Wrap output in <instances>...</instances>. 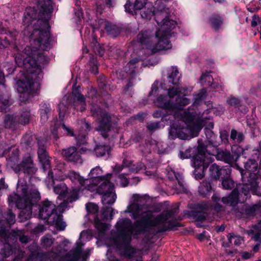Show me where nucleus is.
Masks as SVG:
<instances>
[{"label":"nucleus","mask_w":261,"mask_h":261,"mask_svg":"<svg viewBox=\"0 0 261 261\" xmlns=\"http://www.w3.org/2000/svg\"><path fill=\"white\" fill-rule=\"evenodd\" d=\"M145 199V195L134 194L127 205L124 213H129L133 219L140 218L133 224L128 218L120 219L116 223L117 231H121L126 235L127 239L130 238L131 232L144 233L148 227H156L159 231H164L175 226V214L176 210H169L152 219L153 213L147 210L146 205L140 204Z\"/></svg>","instance_id":"1"},{"label":"nucleus","mask_w":261,"mask_h":261,"mask_svg":"<svg viewBox=\"0 0 261 261\" xmlns=\"http://www.w3.org/2000/svg\"><path fill=\"white\" fill-rule=\"evenodd\" d=\"M168 14V9L162 11L158 10L155 13L152 9L147 12H142L141 17L146 19H150L154 15L155 20L160 27L155 37L149 31H142L138 35L137 40L142 48L149 49L151 53L171 48L172 45L169 41L171 36L170 32L175 27L176 23L173 20L167 18Z\"/></svg>","instance_id":"2"},{"label":"nucleus","mask_w":261,"mask_h":261,"mask_svg":"<svg viewBox=\"0 0 261 261\" xmlns=\"http://www.w3.org/2000/svg\"><path fill=\"white\" fill-rule=\"evenodd\" d=\"M182 91L175 95V101L173 102L174 118L169 135L172 137H177L180 139L187 140L189 138L197 137L204 125V120L201 118L195 119L196 113L193 108L190 107L187 110L181 107L190 103V100L185 97H181Z\"/></svg>","instance_id":"3"},{"label":"nucleus","mask_w":261,"mask_h":261,"mask_svg":"<svg viewBox=\"0 0 261 261\" xmlns=\"http://www.w3.org/2000/svg\"><path fill=\"white\" fill-rule=\"evenodd\" d=\"M39 55L37 47L30 46H27L21 53L16 55V63L25 70L23 77L17 83L19 93L30 95L38 89L42 77L41 66L37 63Z\"/></svg>","instance_id":"4"},{"label":"nucleus","mask_w":261,"mask_h":261,"mask_svg":"<svg viewBox=\"0 0 261 261\" xmlns=\"http://www.w3.org/2000/svg\"><path fill=\"white\" fill-rule=\"evenodd\" d=\"M218 145L219 143L213 139L205 141L204 143L198 141V154L195 156L193 161L196 179H201L204 177L205 170L214 160V156L218 160L227 163L233 161V158L230 152L226 150L220 151L217 148Z\"/></svg>","instance_id":"5"},{"label":"nucleus","mask_w":261,"mask_h":261,"mask_svg":"<svg viewBox=\"0 0 261 261\" xmlns=\"http://www.w3.org/2000/svg\"><path fill=\"white\" fill-rule=\"evenodd\" d=\"M245 173H243L241 170V175L243 181L246 182L243 185L237 186L233 190L231 194L227 197H223L221 201L226 204L230 206H235L239 201L243 202L246 200L250 192L257 195L261 196V193L257 192L258 187L256 179L257 170V163L254 160H249L245 163L244 165Z\"/></svg>","instance_id":"6"},{"label":"nucleus","mask_w":261,"mask_h":261,"mask_svg":"<svg viewBox=\"0 0 261 261\" xmlns=\"http://www.w3.org/2000/svg\"><path fill=\"white\" fill-rule=\"evenodd\" d=\"M18 194L11 195L8 197L9 205L13 203L16 206L22 210L19 216L25 219H29L32 214V207L34 203L40 199V193L35 189L28 191L27 186H18L17 187Z\"/></svg>","instance_id":"7"},{"label":"nucleus","mask_w":261,"mask_h":261,"mask_svg":"<svg viewBox=\"0 0 261 261\" xmlns=\"http://www.w3.org/2000/svg\"><path fill=\"white\" fill-rule=\"evenodd\" d=\"M8 153L7 164L15 172L23 171L24 173L32 174L36 172L37 168L34 166L30 154H27L22 162L19 164V150L17 147L15 146L7 147L2 144H0V155L3 156Z\"/></svg>","instance_id":"8"},{"label":"nucleus","mask_w":261,"mask_h":261,"mask_svg":"<svg viewBox=\"0 0 261 261\" xmlns=\"http://www.w3.org/2000/svg\"><path fill=\"white\" fill-rule=\"evenodd\" d=\"M111 177V174H108L103 177H94L91 180L92 185L88 187L89 190H96L98 193L102 195V201L104 204H112L116 200L114 185L110 181Z\"/></svg>","instance_id":"9"},{"label":"nucleus","mask_w":261,"mask_h":261,"mask_svg":"<svg viewBox=\"0 0 261 261\" xmlns=\"http://www.w3.org/2000/svg\"><path fill=\"white\" fill-rule=\"evenodd\" d=\"M181 74L176 67H171L167 70V76L164 82L161 84V88L168 91L169 97H174L181 91H185V89L178 86Z\"/></svg>","instance_id":"10"},{"label":"nucleus","mask_w":261,"mask_h":261,"mask_svg":"<svg viewBox=\"0 0 261 261\" xmlns=\"http://www.w3.org/2000/svg\"><path fill=\"white\" fill-rule=\"evenodd\" d=\"M50 13V8L45 5L41 7L39 14H38L37 11L35 8L28 7L24 14L23 22L25 24L29 25L34 20L38 18V22L42 21L45 26H47L48 22L46 18Z\"/></svg>","instance_id":"11"},{"label":"nucleus","mask_w":261,"mask_h":261,"mask_svg":"<svg viewBox=\"0 0 261 261\" xmlns=\"http://www.w3.org/2000/svg\"><path fill=\"white\" fill-rule=\"evenodd\" d=\"M166 171L168 179L167 185L173 190V193L179 194L185 192L186 188L182 176L170 167H168Z\"/></svg>","instance_id":"12"},{"label":"nucleus","mask_w":261,"mask_h":261,"mask_svg":"<svg viewBox=\"0 0 261 261\" xmlns=\"http://www.w3.org/2000/svg\"><path fill=\"white\" fill-rule=\"evenodd\" d=\"M119 237L118 238L115 240L114 243L117 248L123 250V254L125 257H133L135 253V249L130 246V242L132 239V236L137 235L139 233H135V232H131L130 238L127 239L126 235L123 234L121 231H117Z\"/></svg>","instance_id":"13"},{"label":"nucleus","mask_w":261,"mask_h":261,"mask_svg":"<svg viewBox=\"0 0 261 261\" xmlns=\"http://www.w3.org/2000/svg\"><path fill=\"white\" fill-rule=\"evenodd\" d=\"M8 232L5 228L0 229V253L4 257L9 256L13 253L12 247L8 243L9 242Z\"/></svg>","instance_id":"14"},{"label":"nucleus","mask_w":261,"mask_h":261,"mask_svg":"<svg viewBox=\"0 0 261 261\" xmlns=\"http://www.w3.org/2000/svg\"><path fill=\"white\" fill-rule=\"evenodd\" d=\"M55 212V205L47 200L44 201L40 206L39 216L43 220H51L57 214Z\"/></svg>","instance_id":"15"},{"label":"nucleus","mask_w":261,"mask_h":261,"mask_svg":"<svg viewBox=\"0 0 261 261\" xmlns=\"http://www.w3.org/2000/svg\"><path fill=\"white\" fill-rule=\"evenodd\" d=\"M173 98L169 97L167 93V95H161L159 96L156 98L155 103L158 107L166 110L167 112L171 113L173 112L174 108L175 107L173 105V102L171 100Z\"/></svg>","instance_id":"16"},{"label":"nucleus","mask_w":261,"mask_h":261,"mask_svg":"<svg viewBox=\"0 0 261 261\" xmlns=\"http://www.w3.org/2000/svg\"><path fill=\"white\" fill-rule=\"evenodd\" d=\"M143 65V59L136 57L132 58L124 67V70L126 73L133 75L138 72Z\"/></svg>","instance_id":"17"},{"label":"nucleus","mask_w":261,"mask_h":261,"mask_svg":"<svg viewBox=\"0 0 261 261\" xmlns=\"http://www.w3.org/2000/svg\"><path fill=\"white\" fill-rule=\"evenodd\" d=\"M62 154L70 162L79 164L82 163L80 153L75 147H70L63 150Z\"/></svg>","instance_id":"18"},{"label":"nucleus","mask_w":261,"mask_h":261,"mask_svg":"<svg viewBox=\"0 0 261 261\" xmlns=\"http://www.w3.org/2000/svg\"><path fill=\"white\" fill-rule=\"evenodd\" d=\"M101 119L99 120V125L97 130L101 132V134L104 138L108 137L107 133L110 128L111 116L107 113H102L101 116Z\"/></svg>","instance_id":"19"},{"label":"nucleus","mask_w":261,"mask_h":261,"mask_svg":"<svg viewBox=\"0 0 261 261\" xmlns=\"http://www.w3.org/2000/svg\"><path fill=\"white\" fill-rule=\"evenodd\" d=\"M39 38L35 40L38 47L41 48L43 50H47L49 48V37L50 34L48 31L44 30H39Z\"/></svg>","instance_id":"20"},{"label":"nucleus","mask_w":261,"mask_h":261,"mask_svg":"<svg viewBox=\"0 0 261 261\" xmlns=\"http://www.w3.org/2000/svg\"><path fill=\"white\" fill-rule=\"evenodd\" d=\"M66 177L74 184H77L82 186H84L85 188L88 190V187L91 183V180L88 179H84L79 173L73 171H70L66 175Z\"/></svg>","instance_id":"21"},{"label":"nucleus","mask_w":261,"mask_h":261,"mask_svg":"<svg viewBox=\"0 0 261 261\" xmlns=\"http://www.w3.org/2000/svg\"><path fill=\"white\" fill-rule=\"evenodd\" d=\"M38 155L40 162L42 164L44 170H46L50 167L49 157L46 151V149L44 145H41L40 143H38Z\"/></svg>","instance_id":"22"},{"label":"nucleus","mask_w":261,"mask_h":261,"mask_svg":"<svg viewBox=\"0 0 261 261\" xmlns=\"http://www.w3.org/2000/svg\"><path fill=\"white\" fill-rule=\"evenodd\" d=\"M209 22L212 29L218 31L223 23L222 17L217 14H213L209 18Z\"/></svg>","instance_id":"23"},{"label":"nucleus","mask_w":261,"mask_h":261,"mask_svg":"<svg viewBox=\"0 0 261 261\" xmlns=\"http://www.w3.org/2000/svg\"><path fill=\"white\" fill-rule=\"evenodd\" d=\"M247 233L249 236H252V238L256 241L261 243V222L255 225L252 229L248 230Z\"/></svg>","instance_id":"24"},{"label":"nucleus","mask_w":261,"mask_h":261,"mask_svg":"<svg viewBox=\"0 0 261 261\" xmlns=\"http://www.w3.org/2000/svg\"><path fill=\"white\" fill-rule=\"evenodd\" d=\"M99 27L101 29L105 30L109 34L115 35L117 28L112 25L110 22L105 19H101L99 22Z\"/></svg>","instance_id":"25"},{"label":"nucleus","mask_w":261,"mask_h":261,"mask_svg":"<svg viewBox=\"0 0 261 261\" xmlns=\"http://www.w3.org/2000/svg\"><path fill=\"white\" fill-rule=\"evenodd\" d=\"M80 88V86H77L76 88H74L73 87L72 94L75 98L77 99V100L80 103L81 107L80 108V111L83 112L85 111L86 109L85 108V98L82 95L79 89Z\"/></svg>","instance_id":"26"},{"label":"nucleus","mask_w":261,"mask_h":261,"mask_svg":"<svg viewBox=\"0 0 261 261\" xmlns=\"http://www.w3.org/2000/svg\"><path fill=\"white\" fill-rule=\"evenodd\" d=\"M50 108L48 104L42 103L40 109L41 121L42 123L46 122L48 119V114L50 112Z\"/></svg>","instance_id":"27"},{"label":"nucleus","mask_w":261,"mask_h":261,"mask_svg":"<svg viewBox=\"0 0 261 261\" xmlns=\"http://www.w3.org/2000/svg\"><path fill=\"white\" fill-rule=\"evenodd\" d=\"M226 172L228 174L225 170H222L220 167L215 164L212 165L210 168V176L212 178L217 179L220 177L221 172Z\"/></svg>","instance_id":"28"},{"label":"nucleus","mask_w":261,"mask_h":261,"mask_svg":"<svg viewBox=\"0 0 261 261\" xmlns=\"http://www.w3.org/2000/svg\"><path fill=\"white\" fill-rule=\"evenodd\" d=\"M212 187L210 182L207 180H203L199 187V193L200 195L205 196L211 191Z\"/></svg>","instance_id":"29"},{"label":"nucleus","mask_w":261,"mask_h":261,"mask_svg":"<svg viewBox=\"0 0 261 261\" xmlns=\"http://www.w3.org/2000/svg\"><path fill=\"white\" fill-rule=\"evenodd\" d=\"M50 220H53L58 229L63 230L65 228L66 225L63 220V216L62 215L56 214Z\"/></svg>","instance_id":"30"},{"label":"nucleus","mask_w":261,"mask_h":261,"mask_svg":"<svg viewBox=\"0 0 261 261\" xmlns=\"http://www.w3.org/2000/svg\"><path fill=\"white\" fill-rule=\"evenodd\" d=\"M213 80L212 76L209 74L208 73H204L202 74L201 75L200 82L202 85H206V82L207 81L208 82V85L214 88H216L218 87V84H211V81Z\"/></svg>","instance_id":"31"},{"label":"nucleus","mask_w":261,"mask_h":261,"mask_svg":"<svg viewBox=\"0 0 261 261\" xmlns=\"http://www.w3.org/2000/svg\"><path fill=\"white\" fill-rule=\"evenodd\" d=\"M230 139L237 143H241L244 139V136L242 132H238L236 129H232L231 130Z\"/></svg>","instance_id":"32"},{"label":"nucleus","mask_w":261,"mask_h":261,"mask_svg":"<svg viewBox=\"0 0 261 261\" xmlns=\"http://www.w3.org/2000/svg\"><path fill=\"white\" fill-rule=\"evenodd\" d=\"M110 148L108 145H97L94 149V151L97 156H103L106 152H108Z\"/></svg>","instance_id":"33"},{"label":"nucleus","mask_w":261,"mask_h":261,"mask_svg":"<svg viewBox=\"0 0 261 261\" xmlns=\"http://www.w3.org/2000/svg\"><path fill=\"white\" fill-rule=\"evenodd\" d=\"M55 193L60 195H64L67 192V188L64 183L61 182L54 186Z\"/></svg>","instance_id":"34"},{"label":"nucleus","mask_w":261,"mask_h":261,"mask_svg":"<svg viewBox=\"0 0 261 261\" xmlns=\"http://www.w3.org/2000/svg\"><path fill=\"white\" fill-rule=\"evenodd\" d=\"M259 206L257 205L247 206L245 210V214L247 217L253 216L259 211Z\"/></svg>","instance_id":"35"},{"label":"nucleus","mask_w":261,"mask_h":261,"mask_svg":"<svg viewBox=\"0 0 261 261\" xmlns=\"http://www.w3.org/2000/svg\"><path fill=\"white\" fill-rule=\"evenodd\" d=\"M80 189L77 188H73L68 194L67 200L69 202H72L78 199Z\"/></svg>","instance_id":"36"},{"label":"nucleus","mask_w":261,"mask_h":261,"mask_svg":"<svg viewBox=\"0 0 261 261\" xmlns=\"http://www.w3.org/2000/svg\"><path fill=\"white\" fill-rule=\"evenodd\" d=\"M228 239L230 243H232L233 241L235 245H240L244 241L243 238L233 233H229Z\"/></svg>","instance_id":"37"},{"label":"nucleus","mask_w":261,"mask_h":261,"mask_svg":"<svg viewBox=\"0 0 261 261\" xmlns=\"http://www.w3.org/2000/svg\"><path fill=\"white\" fill-rule=\"evenodd\" d=\"M16 117L13 115H7L4 119V125L6 128H10L15 123Z\"/></svg>","instance_id":"38"},{"label":"nucleus","mask_w":261,"mask_h":261,"mask_svg":"<svg viewBox=\"0 0 261 261\" xmlns=\"http://www.w3.org/2000/svg\"><path fill=\"white\" fill-rule=\"evenodd\" d=\"M222 185L224 189L230 190L234 186L233 181L230 178H226L222 180Z\"/></svg>","instance_id":"39"},{"label":"nucleus","mask_w":261,"mask_h":261,"mask_svg":"<svg viewBox=\"0 0 261 261\" xmlns=\"http://www.w3.org/2000/svg\"><path fill=\"white\" fill-rule=\"evenodd\" d=\"M114 215V210L111 207H106L102 212L103 218L106 219H112Z\"/></svg>","instance_id":"40"},{"label":"nucleus","mask_w":261,"mask_h":261,"mask_svg":"<svg viewBox=\"0 0 261 261\" xmlns=\"http://www.w3.org/2000/svg\"><path fill=\"white\" fill-rule=\"evenodd\" d=\"M35 137L29 134H26L22 138V143L27 146H31L35 142Z\"/></svg>","instance_id":"41"},{"label":"nucleus","mask_w":261,"mask_h":261,"mask_svg":"<svg viewBox=\"0 0 261 261\" xmlns=\"http://www.w3.org/2000/svg\"><path fill=\"white\" fill-rule=\"evenodd\" d=\"M30 119V112L25 111L23 112L18 118V122L20 123L25 124L29 123Z\"/></svg>","instance_id":"42"},{"label":"nucleus","mask_w":261,"mask_h":261,"mask_svg":"<svg viewBox=\"0 0 261 261\" xmlns=\"http://www.w3.org/2000/svg\"><path fill=\"white\" fill-rule=\"evenodd\" d=\"M101 169L98 166L94 168H93L90 172V175L91 176V178L88 179L89 180H91V183H90V186L92 185V182L91 180L93 179L94 177H100L99 176H98V175L100 174L101 173ZM102 176V177H103Z\"/></svg>","instance_id":"43"},{"label":"nucleus","mask_w":261,"mask_h":261,"mask_svg":"<svg viewBox=\"0 0 261 261\" xmlns=\"http://www.w3.org/2000/svg\"><path fill=\"white\" fill-rule=\"evenodd\" d=\"M65 97L63 99L62 101L59 105V116L60 118H63L67 110V108L64 102Z\"/></svg>","instance_id":"44"},{"label":"nucleus","mask_w":261,"mask_h":261,"mask_svg":"<svg viewBox=\"0 0 261 261\" xmlns=\"http://www.w3.org/2000/svg\"><path fill=\"white\" fill-rule=\"evenodd\" d=\"M226 102L230 106H232L235 108H238L240 106V99L232 96H230L228 97Z\"/></svg>","instance_id":"45"},{"label":"nucleus","mask_w":261,"mask_h":261,"mask_svg":"<svg viewBox=\"0 0 261 261\" xmlns=\"http://www.w3.org/2000/svg\"><path fill=\"white\" fill-rule=\"evenodd\" d=\"M95 225L96 228L101 233H103L106 230L109 228V226L106 223H103L99 221H95Z\"/></svg>","instance_id":"46"},{"label":"nucleus","mask_w":261,"mask_h":261,"mask_svg":"<svg viewBox=\"0 0 261 261\" xmlns=\"http://www.w3.org/2000/svg\"><path fill=\"white\" fill-rule=\"evenodd\" d=\"M5 218L7 222L10 225L14 224L15 221V215L10 210L7 212Z\"/></svg>","instance_id":"47"},{"label":"nucleus","mask_w":261,"mask_h":261,"mask_svg":"<svg viewBox=\"0 0 261 261\" xmlns=\"http://www.w3.org/2000/svg\"><path fill=\"white\" fill-rule=\"evenodd\" d=\"M42 244L45 247H50L53 243V239L50 236H45L41 239Z\"/></svg>","instance_id":"48"},{"label":"nucleus","mask_w":261,"mask_h":261,"mask_svg":"<svg viewBox=\"0 0 261 261\" xmlns=\"http://www.w3.org/2000/svg\"><path fill=\"white\" fill-rule=\"evenodd\" d=\"M145 165L142 163H138L136 165H132L129 170L132 172L137 173L140 170L143 169Z\"/></svg>","instance_id":"49"},{"label":"nucleus","mask_w":261,"mask_h":261,"mask_svg":"<svg viewBox=\"0 0 261 261\" xmlns=\"http://www.w3.org/2000/svg\"><path fill=\"white\" fill-rule=\"evenodd\" d=\"M86 208L88 212L91 213H96L98 210V206L93 203H89L86 204Z\"/></svg>","instance_id":"50"},{"label":"nucleus","mask_w":261,"mask_h":261,"mask_svg":"<svg viewBox=\"0 0 261 261\" xmlns=\"http://www.w3.org/2000/svg\"><path fill=\"white\" fill-rule=\"evenodd\" d=\"M118 178L120 180V185L121 186L123 187L127 186L129 181L128 178L124 174H119Z\"/></svg>","instance_id":"51"},{"label":"nucleus","mask_w":261,"mask_h":261,"mask_svg":"<svg viewBox=\"0 0 261 261\" xmlns=\"http://www.w3.org/2000/svg\"><path fill=\"white\" fill-rule=\"evenodd\" d=\"M169 0H157L155 3V7L158 11L165 10L167 8H166V5L163 3L164 1L166 2Z\"/></svg>","instance_id":"52"},{"label":"nucleus","mask_w":261,"mask_h":261,"mask_svg":"<svg viewBox=\"0 0 261 261\" xmlns=\"http://www.w3.org/2000/svg\"><path fill=\"white\" fill-rule=\"evenodd\" d=\"M147 127L150 131H154L159 129L160 126L159 122H149L147 124Z\"/></svg>","instance_id":"53"},{"label":"nucleus","mask_w":261,"mask_h":261,"mask_svg":"<svg viewBox=\"0 0 261 261\" xmlns=\"http://www.w3.org/2000/svg\"><path fill=\"white\" fill-rule=\"evenodd\" d=\"M61 126L65 131H66L67 135L70 136H74V133H73V130L71 128H70L69 127L66 126L64 123H62L61 124Z\"/></svg>","instance_id":"54"},{"label":"nucleus","mask_w":261,"mask_h":261,"mask_svg":"<svg viewBox=\"0 0 261 261\" xmlns=\"http://www.w3.org/2000/svg\"><path fill=\"white\" fill-rule=\"evenodd\" d=\"M260 21V18L255 15L252 16V20L251 22V25L252 27H256L258 23Z\"/></svg>","instance_id":"55"},{"label":"nucleus","mask_w":261,"mask_h":261,"mask_svg":"<svg viewBox=\"0 0 261 261\" xmlns=\"http://www.w3.org/2000/svg\"><path fill=\"white\" fill-rule=\"evenodd\" d=\"M124 168L123 165L116 164L113 168L114 171L119 172Z\"/></svg>","instance_id":"56"},{"label":"nucleus","mask_w":261,"mask_h":261,"mask_svg":"<svg viewBox=\"0 0 261 261\" xmlns=\"http://www.w3.org/2000/svg\"><path fill=\"white\" fill-rule=\"evenodd\" d=\"M132 163L127 159H124L122 162V165L124 167H132Z\"/></svg>","instance_id":"57"},{"label":"nucleus","mask_w":261,"mask_h":261,"mask_svg":"<svg viewBox=\"0 0 261 261\" xmlns=\"http://www.w3.org/2000/svg\"><path fill=\"white\" fill-rule=\"evenodd\" d=\"M153 116L154 118H160L161 117L164 116L163 114L162 111L156 110L155 112H154V113L153 114Z\"/></svg>","instance_id":"58"},{"label":"nucleus","mask_w":261,"mask_h":261,"mask_svg":"<svg viewBox=\"0 0 261 261\" xmlns=\"http://www.w3.org/2000/svg\"><path fill=\"white\" fill-rule=\"evenodd\" d=\"M20 241L22 243H27L28 242L29 238L26 236H22L19 237Z\"/></svg>","instance_id":"59"},{"label":"nucleus","mask_w":261,"mask_h":261,"mask_svg":"<svg viewBox=\"0 0 261 261\" xmlns=\"http://www.w3.org/2000/svg\"><path fill=\"white\" fill-rule=\"evenodd\" d=\"M158 82H155L152 85L151 87V93H153V92H156L158 90Z\"/></svg>","instance_id":"60"},{"label":"nucleus","mask_w":261,"mask_h":261,"mask_svg":"<svg viewBox=\"0 0 261 261\" xmlns=\"http://www.w3.org/2000/svg\"><path fill=\"white\" fill-rule=\"evenodd\" d=\"M242 257L244 259H248L250 258L251 256V254L247 252H244L242 253Z\"/></svg>","instance_id":"61"},{"label":"nucleus","mask_w":261,"mask_h":261,"mask_svg":"<svg viewBox=\"0 0 261 261\" xmlns=\"http://www.w3.org/2000/svg\"><path fill=\"white\" fill-rule=\"evenodd\" d=\"M132 1H134V0H128L124 5V8L126 12H130L131 11V9H127V7H128V5H130V4L132 3Z\"/></svg>","instance_id":"62"},{"label":"nucleus","mask_w":261,"mask_h":261,"mask_svg":"<svg viewBox=\"0 0 261 261\" xmlns=\"http://www.w3.org/2000/svg\"><path fill=\"white\" fill-rule=\"evenodd\" d=\"M220 199V197L218 194H214L212 196V200L215 202L219 201Z\"/></svg>","instance_id":"63"},{"label":"nucleus","mask_w":261,"mask_h":261,"mask_svg":"<svg viewBox=\"0 0 261 261\" xmlns=\"http://www.w3.org/2000/svg\"><path fill=\"white\" fill-rule=\"evenodd\" d=\"M46 180H48V181H51L52 184H54V179H53V172H48V176Z\"/></svg>","instance_id":"64"}]
</instances>
